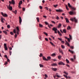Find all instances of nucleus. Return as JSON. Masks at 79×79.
I'll use <instances>...</instances> for the list:
<instances>
[{"mask_svg":"<svg viewBox=\"0 0 79 79\" xmlns=\"http://www.w3.org/2000/svg\"><path fill=\"white\" fill-rule=\"evenodd\" d=\"M68 5L69 7V8H71L72 9V11H70V12H69V14L70 15H75L76 12L74 11V10H76V8L71 6V5L70 4V3H68Z\"/></svg>","mask_w":79,"mask_h":79,"instance_id":"1","label":"nucleus"},{"mask_svg":"<svg viewBox=\"0 0 79 79\" xmlns=\"http://www.w3.org/2000/svg\"><path fill=\"white\" fill-rule=\"evenodd\" d=\"M70 20L72 21L75 22V23H77V19H76V18H71Z\"/></svg>","mask_w":79,"mask_h":79,"instance_id":"2","label":"nucleus"},{"mask_svg":"<svg viewBox=\"0 0 79 79\" xmlns=\"http://www.w3.org/2000/svg\"><path fill=\"white\" fill-rule=\"evenodd\" d=\"M64 74H65L66 75H64V77H65V78H66L67 79H68V78H69L70 79V78H71L70 77L67 76V75H68V74L66 72H64Z\"/></svg>","mask_w":79,"mask_h":79,"instance_id":"3","label":"nucleus"},{"mask_svg":"<svg viewBox=\"0 0 79 79\" xmlns=\"http://www.w3.org/2000/svg\"><path fill=\"white\" fill-rule=\"evenodd\" d=\"M52 31H54V33H55V34H57V32L56 31H58V30L55 27H53L52 28Z\"/></svg>","mask_w":79,"mask_h":79,"instance_id":"4","label":"nucleus"},{"mask_svg":"<svg viewBox=\"0 0 79 79\" xmlns=\"http://www.w3.org/2000/svg\"><path fill=\"white\" fill-rule=\"evenodd\" d=\"M7 8L9 9L10 10V11H12V10H13V8L12 7V6H10V5H9V6H7Z\"/></svg>","mask_w":79,"mask_h":79,"instance_id":"5","label":"nucleus"},{"mask_svg":"<svg viewBox=\"0 0 79 79\" xmlns=\"http://www.w3.org/2000/svg\"><path fill=\"white\" fill-rule=\"evenodd\" d=\"M1 14L2 15V16H4L5 17H7V14L5 13L3 14V12H1Z\"/></svg>","mask_w":79,"mask_h":79,"instance_id":"6","label":"nucleus"},{"mask_svg":"<svg viewBox=\"0 0 79 79\" xmlns=\"http://www.w3.org/2000/svg\"><path fill=\"white\" fill-rule=\"evenodd\" d=\"M9 3H10V4H11L12 3L13 5H14V4H15V1H14V0H12L11 2L9 1Z\"/></svg>","mask_w":79,"mask_h":79,"instance_id":"7","label":"nucleus"},{"mask_svg":"<svg viewBox=\"0 0 79 79\" xmlns=\"http://www.w3.org/2000/svg\"><path fill=\"white\" fill-rule=\"evenodd\" d=\"M4 45L5 50H8V48H7V47H6V44H4Z\"/></svg>","mask_w":79,"mask_h":79,"instance_id":"8","label":"nucleus"},{"mask_svg":"<svg viewBox=\"0 0 79 79\" xmlns=\"http://www.w3.org/2000/svg\"><path fill=\"white\" fill-rule=\"evenodd\" d=\"M19 18L20 24H21V22H22V19H21V18L20 17H19Z\"/></svg>","mask_w":79,"mask_h":79,"instance_id":"9","label":"nucleus"},{"mask_svg":"<svg viewBox=\"0 0 79 79\" xmlns=\"http://www.w3.org/2000/svg\"><path fill=\"white\" fill-rule=\"evenodd\" d=\"M59 64H60L61 65H64V64H65L64 63H63V62H62L60 61V62L59 63H58Z\"/></svg>","mask_w":79,"mask_h":79,"instance_id":"10","label":"nucleus"},{"mask_svg":"<svg viewBox=\"0 0 79 79\" xmlns=\"http://www.w3.org/2000/svg\"><path fill=\"white\" fill-rule=\"evenodd\" d=\"M43 60H44L45 61H48V60L44 56L43 57Z\"/></svg>","mask_w":79,"mask_h":79,"instance_id":"11","label":"nucleus"},{"mask_svg":"<svg viewBox=\"0 0 79 79\" xmlns=\"http://www.w3.org/2000/svg\"><path fill=\"white\" fill-rule=\"evenodd\" d=\"M56 12H61L62 11V10H61V9H59V10H56Z\"/></svg>","mask_w":79,"mask_h":79,"instance_id":"12","label":"nucleus"},{"mask_svg":"<svg viewBox=\"0 0 79 79\" xmlns=\"http://www.w3.org/2000/svg\"><path fill=\"white\" fill-rule=\"evenodd\" d=\"M66 43H65V44L67 45V46H68V47H70V45H69V44L68 43V42L67 41H66Z\"/></svg>","mask_w":79,"mask_h":79,"instance_id":"13","label":"nucleus"},{"mask_svg":"<svg viewBox=\"0 0 79 79\" xmlns=\"http://www.w3.org/2000/svg\"><path fill=\"white\" fill-rule=\"evenodd\" d=\"M52 70L54 71H56L57 70V69L56 68H52Z\"/></svg>","mask_w":79,"mask_h":79,"instance_id":"14","label":"nucleus"},{"mask_svg":"<svg viewBox=\"0 0 79 79\" xmlns=\"http://www.w3.org/2000/svg\"><path fill=\"white\" fill-rule=\"evenodd\" d=\"M22 3H23V1H20L19 3V5H22Z\"/></svg>","mask_w":79,"mask_h":79,"instance_id":"15","label":"nucleus"},{"mask_svg":"<svg viewBox=\"0 0 79 79\" xmlns=\"http://www.w3.org/2000/svg\"><path fill=\"white\" fill-rule=\"evenodd\" d=\"M47 58L48 60H48H51V57H50V56H48L47 57Z\"/></svg>","mask_w":79,"mask_h":79,"instance_id":"16","label":"nucleus"},{"mask_svg":"<svg viewBox=\"0 0 79 79\" xmlns=\"http://www.w3.org/2000/svg\"><path fill=\"white\" fill-rule=\"evenodd\" d=\"M1 21L2 23H4V22L3 21V17H2L1 18Z\"/></svg>","mask_w":79,"mask_h":79,"instance_id":"17","label":"nucleus"},{"mask_svg":"<svg viewBox=\"0 0 79 79\" xmlns=\"http://www.w3.org/2000/svg\"><path fill=\"white\" fill-rule=\"evenodd\" d=\"M60 27H61V24L59 23V25L58 26V28H60Z\"/></svg>","mask_w":79,"mask_h":79,"instance_id":"18","label":"nucleus"},{"mask_svg":"<svg viewBox=\"0 0 79 79\" xmlns=\"http://www.w3.org/2000/svg\"><path fill=\"white\" fill-rule=\"evenodd\" d=\"M51 65L52 66H55L57 65V64H52Z\"/></svg>","mask_w":79,"mask_h":79,"instance_id":"19","label":"nucleus"},{"mask_svg":"<svg viewBox=\"0 0 79 79\" xmlns=\"http://www.w3.org/2000/svg\"><path fill=\"white\" fill-rule=\"evenodd\" d=\"M67 30H71V27L69 26H68L67 28Z\"/></svg>","mask_w":79,"mask_h":79,"instance_id":"20","label":"nucleus"},{"mask_svg":"<svg viewBox=\"0 0 79 79\" xmlns=\"http://www.w3.org/2000/svg\"><path fill=\"white\" fill-rule=\"evenodd\" d=\"M69 52H70L71 53H72V54H73V53H74V51H71V50H69Z\"/></svg>","mask_w":79,"mask_h":79,"instance_id":"21","label":"nucleus"},{"mask_svg":"<svg viewBox=\"0 0 79 79\" xmlns=\"http://www.w3.org/2000/svg\"><path fill=\"white\" fill-rule=\"evenodd\" d=\"M65 19L66 20V22H67V23H69V20H68V19L67 18H65Z\"/></svg>","mask_w":79,"mask_h":79,"instance_id":"22","label":"nucleus"},{"mask_svg":"<svg viewBox=\"0 0 79 79\" xmlns=\"http://www.w3.org/2000/svg\"><path fill=\"white\" fill-rule=\"evenodd\" d=\"M3 32L4 34H6V35H7V32H6V31H3Z\"/></svg>","mask_w":79,"mask_h":79,"instance_id":"23","label":"nucleus"},{"mask_svg":"<svg viewBox=\"0 0 79 79\" xmlns=\"http://www.w3.org/2000/svg\"><path fill=\"white\" fill-rule=\"evenodd\" d=\"M39 65L40 68H43V67H44V66L42 64H40Z\"/></svg>","mask_w":79,"mask_h":79,"instance_id":"24","label":"nucleus"},{"mask_svg":"<svg viewBox=\"0 0 79 79\" xmlns=\"http://www.w3.org/2000/svg\"><path fill=\"white\" fill-rule=\"evenodd\" d=\"M65 7L66 10H69V9L68 8V6H67V5H65Z\"/></svg>","mask_w":79,"mask_h":79,"instance_id":"25","label":"nucleus"},{"mask_svg":"<svg viewBox=\"0 0 79 79\" xmlns=\"http://www.w3.org/2000/svg\"><path fill=\"white\" fill-rule=\"evenodd\" d=\"M14 13L15 14V15H16V13H17V10H15L14 11Z\"/></svg>","mask_w":79,"mask_h":79,"instance_id":"26","label":"nucleus"},{"mask_svg":"<svg viewBox=\"0 0 79 79\" xmlns=\"http://www.w3.org/2000/svg\"><path fill=\"white\" fill-rule=\"evenodd\" d=\"M63 32L64 33H66V30L65 29L63 30Z\"/></svg>","mask_w":79,"mask_h":79,"instance_id":"27","label":"nucleus"},{"mask_svg":"<svg viewBox=\"0 0 79 79\" xmlns=\"http://www.w3.org/2000/svg\"><path fill=\"white\" fill-rule=\"evenodd\" d=\"M39 27H43V25H42V24H39Z\"/></svg>","mask_w":79,"mask_h":79,"instance_id":"28","label":"nucleus"},{"mask_svg":"<svg viewBox=\"0 0 79 79\" xmlns=\"http://www.w3.org/2000/svg\"><path fill=\"white\" fill-rule=\"evenodd\" d=\"M56 56V54H55V53H53L52 55V56Z\"/></svg>","mask_w":79,"mask_h":79,"instance_id":"29","label":"nucleus"},{"mask_svg":"<svg viewBox=\"0 0 79 79\" xmlns=\"http://www.w3.org/2000/svg\"><path fill=\"white\" fill-rule=\"evenodd\" d=\"M36 20H37V22H39V18L38 17L36 18Z\"/></svg>","mask_w":79,"mask_h":79,"instance_id":"30","label":"nucleus"},{"mask_svg":"<svg viewBox=\"0 0 79 79\" xmlns=\"http://www.w3.org/2000/svg\"><path fill=\"white\" fill-rule=\"evenodd\" d=\"M43 34H45V35H46L47 36V35H48V34H47V33L45 32H43Z\"/></svg>","mask_w":79,"mask_h":79,"instance_id":"31","label":"nucleus"},{"mask_svg":"<svg viewBox=\"0 0 79 79\" xmlns=\"http://www.w3.org/2000/svg\"><path fill=\"white\" fill-rule=\"evenodd\" d=\"M50 44L52 45V46H55V45H54V44H53V43H52L51 42H50Z\"/></svg>","mask_w":79,"mask_h":79,"instance_id":"32","label":"nucleus"},{"mask_svg":"<svg viewBox=\"0 0 79 79\" xmlns=\"http://www.w3.org/2000/svg\"><path fill=\"white\" fill-rule=\"evenodd\" d=\"M13 32L14 33H15V34H16V30L14 29L13 30Z\"/></svg>","mask_w":79,"mask_h":79,"instance_id":"33","label":"nucleus"},{"mask_svg":"<svg viewBox=\"0 0 79 79\" xmlns=\"http://www.w3.org/2000/svg\"><path fill=\"white\" fill-rule=\"evenodd\" d=\"M61 47L62 48H64V46L62 45H61Z\"/></svg>","mask_w":79,"mask_h":79,"instance_id":"34","label":"nucleus"},{"mask_svg":"<svg viewBox=\"0 0 79 79\" xmlns=\"http://www.w3.org/2000/svg\"><path fill=\"white\" fill-rule=\"evenodd\" d=\"M66 61L67 63H69V60L67 59H66Z\"/></svg>","mask_w":79,"mask_h":79,"instance_id":"35","label":"nucleus"},{"mask_svg":"<svg viewBox=\"0 0 79 79\" xmlns=\"http://www.w3.org/2000/svg\"><path fill=\"white\" fill-rule=\"evenodd\" d=\"M58 39L59 40H60V41H62V40H62V39H61V38H58Z\"/></svg>","mask_w":79,"mask_h":79,"instance_id":"36","label":"nucleus"},{"mask_svg":"<svg viewBox=\"0 0 79 79\" xmlns=\"http://www.w3.org/2000/svg\"><path fill=\"white\" fill-rule=\"evenodd\" d=\"M69 39L70 40H71L72 39V37H71V36L70 35H69Z\"/></svg>","mask_w":79,"mask_h":79,"instance_id":"37","label":"nucleus"},{"mask_svg":"<svg viewBox=\"0 0 79 79\" xmlns=\"http://www.w3.org/2000/svg\"><path fill=\"white\" fill-rule=\"evenodd\" d=\"M58 6V5L56 4V5H54L53 6L55 7V8H56V7Z\"/></svg>","mask_w":79,"mask_h":79,"instance_id":"38","label":"nucleus"},{"mask_svg":"<svg viewBox=\"0 0 79 79\" xmlns=\"http://www.w3.org/2000/svg\"><path fill=\"white\" fill-rule=\"evenodd\" d=\"M10 34H11V35H14V33H13V32H10Z\"/></svg>","mask_w":79,"mask_h":79,"instance_id":"39","label":"nucleus"},{"mask_svg":"<svg viewBox=\"0 0 79 79\" xmlns=\"http://www.w3.org/2000/svg\"><path fill=\"white\" fill-rule=\"evenodd\" d=\"M40 7V10H42L43 8H42V6H39Z\"/></svg>","mask_w":79,"mask_h":79,"instance_id":"40","label":"nucleus"},{"mask_svg":"<svg viewBox=\"0 0 79 79\" xmlns=\"http://www.w3.org/2000/svg\"><path fill=\"white\" fill-rule=\"evenodd\" d=\"M61 57H62V56L61 55H60L59 56H58V58L59 59H60V58H61Z\"/></svg>","mask_w":79,"mask_h":79,"instance_id":"41","label":"nucleus"},{"mask_svg":"<svg viewBox=\"0 0 79 79\" xmlns=\"http://www.w3.org/2000/svg\"><path fill=\"white\" fill-rule=\"evenodd\" d=\"M7 28H8L9 29H10V25H7Z\"/></svg>","mask_w":79,"mask_h":79,"instance_id":"42","label":"nucleus"},{"mask_svg":"<svg viewBox=\"0 0 79 79\" xmlns=\"http://www.w3.org/2000/svg\"><path fill=\"white\" fill-rule=\"evenodd\" d=\"M16 29L18 31H19V27H16Z\"/></svg>","mask_w":79,"mask_h":79,"instance_id":"43","label":"nucleus"},{"mask_svg":"<svg viewBox=\"0 0 79 79\" xmlns=\"http://www.w3.org/2000/svg\"><path fill=\"white\" fill-rule=\"evenodd\" d=\"M67 40H68V42H69L71 41V40H70L69 38H67Z\"/></svg>","mask_w":79,"mask_h":79,"instance_id":"44","label":"nucleus"},{"mask_svg":"<svg viewBox=\"0 0 79 79\" xmlns=\"http://www.w3.org/2000/svg\"><path fill=\"white\" fill-rule=\"evenodd\" d=\"M45 40H46V41H48V39H47V38H45Z\"/></svg>","mask_w":79,"mask_h":79,"instance_id":"45","label":"nucleus"},{"mask_svg":"<svg viewBox=\"0 0 79 79\" xmlns=\"http://www.w3.org/2000/svg\"><path fill=\"white\" fill-rule=\"evenodd\" d=\"M42 56H43V55L42 53L40 54V57H42Z\"/></svg>","mask_w":79,"mask_h":79,"instance_id":"46","label":"nucleus"},{"mask_svg":"<svg viewBox=\"0 0 79 79\" xmlns=\"http://www.w3.org/2000/svg\"><path fill=\"white\" fill-rule=\"evenodd\" d=\"M60 53H61L62 54H63V51L62 50H60Z\"/></svg>","mask_w":79,"mask_h":79,"instance_id":"47","label":"nucleus"},{"mask_svg":"<svg viewBox=\"0 0 79 79\" xmlns=\"http://www.w3.org/2000/svg\"><path fill=\"white\" fill-rule=\"evenodd\" d=\"M17 36H18V35L15 34V38H16V37H17Z\"/></svg>","mask_w":79,"mask_h":79,"instance_id":"48","label":"nucleus"},{"mask_svg":"<svg viewBox=\"0 0 79 79\" xmlns=\"http://www.w3.org/2000/svg\"><path fill=\"white\" fill-rule=\"evenodd\" d=\"M9 53H10V56L11 55V53H12V52H11V51H10L9 52Z\"/></svg>","mask_w":79,"mask_h":79,"instance_id":"49","label":"nucleus"},{"mask_svg":"<svg viewBox=\"0 0 79 79\" xmlns=\"http://www.w3.org/2000/svg\"><path fill=\"white\" fill-rule=\"evenodd\" d=\"M56 77H61V76H58V75H56Z\"/></svg>","mask_w":79,"mask_h":79,"instance_id":"50","label":"nucleus"},{"mask_svg":"<svg viewBox=\"0 0 79 79\" xmlns=\"http://www.w3.org/2000/svg\"><path fill=\"white\" fill-rule=\"evenodd\" d=\"M51 22H52V23H53V24L56 23L55 22H54V21H52Z\"/></svg>","mask_w":79,"mask_h":79,"instance_id":"51","label":"nucleus"},{"mask_svg":"<svg viewBox=\"0 0 79 79\" xmlns=\"http://www.w3.org/2000/svg\"><path fill=\"white\" fill-rule=\"evenodd\" d=\"M70 48L72 49H74V47L73 46H70Z\"/></svg>","mask_w":79,"mask_h":79,"instance_id":"52","label":"nucleus"},{"mask_svg":"<svg viewBox=\"0 0 79 79\" xmlns=\"http://www.w3.org/2000/svg\"><path fill=\"white\" fill-rule=\"evenodd\" d=\"M45 9L47 10H48V7H45Z\"/></svg>","mask_w":79,"mask_h":79,"instance_id":"53","label":"nucleus"},{"mask_svg":"<svg viewBox=\"0 0 79 79\" xmlns=\"http://www.w3.org/2000/svg\"><path fill=\"white\" fill-rule=\"evenodd\" d=\"M20 6H21V5H19V8L20 9L21 8V7Z\"/></svg>","mask_w":79,"mask_h":79,"instance_id":"54","label":"nucleus"},{"mask_svg":"<svg viewBox=\"0 0 79 79\" xmlns=\"http://www.w3.org/2000/svg\"><path fill=\"white\" fill-rule=\"evenodd\" d=\"M9 49L10 50H12V48L11 47H9Z\"/></svg>","mask_w":79,"mask_h":79,"instance_id":"55","label":"nucleus"},{"mask_svg":"<svg viewBox=\"0 0 79 79\" xmlns=\"http://www.w3.org/2000/svg\"><path fill=\"white\" fill-rule=\"evenodd\" d=\"M51 37H52V39H55V38L53 36H52V35H51Z\"/></svg>","mask_w":79,"mask_h":79,"instance_id":"56","label":"nucleus"},{"mask_svg":"<svg viewBox=\"0 0 79 79\" xmlns=\"http://www.w3.org/2000/svg\"><path fill=\"white\" fill-rule=\"evenodd\" d=\"M58 34L60 35V36H61L62 35V34H61V33H60Z\"/></svg>","mask_w":79,"mask_h":79,"instance_id":"57","label":"nucleus"},{"mask_svg":"<svg viewBox=\"0 0 79 79\" xmlns=\"http://www.w3.org/2000/svg\"><path fill=\"white\" fill-rule=\"evenodd\" d=\"M25 9H25V8H23V11H25Z\"/></svg>","mask_w":79,"mask_h":79,"instance_id":"58","label":"nucleus"},{"mask_svg":"<svg viewBox=\"0 0 79 79\" xmlns=\"http://www.w3.org/2000/svg\"><path fill=\"white\" fill-rule=\"evenodd\" d=\"M60 31L61 33H62V34H63V31H61V30H60Z\"/></svg>","mask_w":79,"mask_h":79,"instance_id":"59","label":"nucleus"},{"mask_svg":"<svg viewBox=\"0 0 79 79\" xmlns=\"http://www.w3.org/2000/svg\"><path fill=\"white\" fill-rule=\"evenodd\" d=\"M61 43V44H64V41H62Z\"/></svg>","mask_w":79,"mask_h":79,"instance_id":"60","label":"nucleus"},{"mask_svg":"<svg viewBox=\"0 0 79 79\" xmlns=\"http://www.w3.org/2000/svg\"><path fill=\"white\" fill-rule=\"evenodd\" d=\"M5 58H8L7 57V56L6 55H5L4 56Z\"/></svg>","mask_w":79,"mask_h":79,"instance_id":"61","label":"nucleus"},{"mask_svg":"<svg viewBox=\"0 0 79 79\" xmlns=\"http://www.w3.org/2000/svg\"><path fill=\"white\" fill-rule=\"evenodd\" d=\"M19 31H17L16 34H19Z\"/></svg>","mask_w":79,"mask_h":79,"instance_id":"62","label":"nucleus"},{"mask_svg":"<svg viewBox=\"0 0 79 79\" xmlns=\"http://www.w3.org/2000/svg\"><path fill=\"white\" fill-rule=\"evenodd\" d=\"M66 66L67 67H68V68H69L70 67V66H69V65L67 64Z\"/></svg>","mask_w":79,"mask_h":79,"instance_id":"63","label":"nucleus"},{"mask_svg":"<svg viewBox=\"0 0 79 79\" xmlns=\"http://www.w3.org/2000/svg\"><path fill=\"white\" fill-rule=\"evenodd\" d=\"M45 24H46V25H47V24H48V23H47L46 22H45Z\"/></svg>","mask_w":79,"mask_h":79,"instance_id":"64","label":"nucleus"}]
</instances>
